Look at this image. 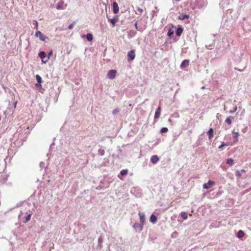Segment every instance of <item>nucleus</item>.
Here are the masks:
<instances>
[{
    "label": "nucleus",
    "mask_w": 251,
    "mask_h": 251,
    "mask_svg": "<svg viewBox=\"0 0 251 251\" xmlns=\"http://www.w3.org/2000/svg\"><path fill=\"white\" fill-rule=\"evenodd\" d=\"M32 214V211L29 210L25 213L21 211L19 217L21 218L23 223L26 224L30 220Z\"/></svg>",
    "instance_id": "nucleus-1"
},
{
    "label": "nucleus",
    "mask_w": 251,
    "mask_h": 251,
    "mask_svg": "<svg viewBox=\"0 0 251 251\" xmlns=\"http://www.w3.org/2000/svg\"><path fill=\"white\" fill-rule=\"evenodd\" d=\"M216 35L214 34H211L208 38L207 41V44L205 47L208 50H212L215 47V43Z\"/></svg>",
    "instance_id": "nucleus-2"
},
{
    "label": "nucleus",
    "mask_w": 251,
    "mask_h": 251,
    "mask_svg": "<svg viewBox=\"0 0 251 251\" xmlns=\"http://www.w3.org/2000/svg\"><path fill=\"white\" fill-rule=\"evenodd\" d=\"M144 224H142V223L136 222L132 226V227L135 230L136 232L140 233L141 232L143 229Z\"/></svg>",
    "instance_id": "nucleus-3"
},
{
    "label": "nucleus",
    "mask_w": 251,
    "mask_h": 251,
    "mask_svg": "<svg viewBox=\"0 0 251 251\" xmlns=\"http://www.w3.org/2000/svg\"><path fill=\"white\" fill-rule=\"evenodd\" d=\"M35 37H39L40 40L42 41H45L48 37L44 35L41 31L39 30H36L35 34Z\"/></svg>",
    "instance_id": "nucleus-4"
},
{
    "label": "nucleus",
    "mask_w": 251,
    "mask_h": 251,
    "mask_svg": "<svg viewBox=\"0 0 251 251\" xmlns=\"http://www.w3.org/2000/svg\"><path fill=\"white\" fill-rule=\"evenodd\" d=\"M128 61H131L134 59L135 57V53L134 50H130L127 53Z\"/></svg>",
    "instance_id": "nucleus-5"
},
{
    "label": "nucleus",
    "mask_w": 251,
    "mask_h": 251,
    "mask_svg": "<svg viewBox=\"0 0 251 251\" xmlns=\"http://www.w3.org/2000/svg\"><path fill=\"white\" fill-rule=\"evenodd\" d=\"M117 71L115 70H111L108 71L107 76L110 79H113L115 77Z\"/></svg>",
    "instance_id": "nucleus-6"
},
{
    "label": "nucleus",
    "mask_w": 251,
    "mask_h": 251,
    "mask_svg": "<svg viewBox=\"0 0 251 251\" xmlns=\"http://www.w3.org/2000/svg\"><path fill=\"white\" fill-rule=\"evenodd\" d=\"M46 53L45 51H41L38 53V56L42 59V62L43 63H46L48 59L44 60V59L46 57Z\"/></svg>",
    "instance_id": "nucleus-7"
},
{
    "label": "nucleus",
    "mask_w": 251,
    "mask_h": 251,
    "mask_svg": "<svg viewBox=\"0 0 251 251\" xmlns=\"http://www.w3.org/2000/svg\"><path fill=\"white\" fill-rule=\"evenodd\" d=\"M106 16L108 20V21H109L111 23V24H112V26L113 27L115 26L116 22H117L119 20V18L117 16H115V17H113V18L110 19V18H108L107 15Z\"/></svg>",
    "instance_id": "nucleus-8"
},
{
    "label": "nucleus",
    "mask_w": 251,
    "mask_h": 251,
    "mask_svg": "<svg viewBox=\"0 0 251 251\" xmlns=\"http://www.w3.org/2000/svg\"><path fill=\"white\" fill-rule=\"evenodd\" d=\"M189 62L190 61L189 59H185L183 60L180 66V68L183 70L184 68L189 66Z\"/></svg>",
    "instance_id": "nucleus-9"
},
{
    "label": "nucleus",
    "mask_w": 251,
    "mask_h": 251,
    "mask_svg": "<svg viewBox=\"0 0 251 251\" xmlns=\"http://www.w3.org/2000/svg\"><path fill=\"white\" fill-rule=\"evenodd\" d=\"M113 11L114 14H117L119 11V8L116 2H113L112 4Z\"/></svg>",
    "instance_id": "nucleus-10"
},
{
    "label": "nucleus",
    "mask_w": 251,
    "mask_h": 251,
    "mask_svg": "<svg viewBox=\"0 0 251 251\" xmlns=\"http://www.w3.org/2000/svg\"><path fill=\"white\" fill-rule=\"evenodd\" d=\"M214 184V182L211 180H209L207 183H204L203 188L205 189H208L211 188L212 185Z\"/></svg>",
    "instance_id": "nucleus-11"
},
{
    "label": "nucleus",
    "mask_w": 251,
    "mask_h": 251,
    "mask_svg": "<svg viewBox=\"0 0 251 251\" xmlns=\"http://www.w3.org/2000/svg\"><path fill=\"white\" fill-rule=\"evenodd\" d=\"M138 215L140 218V223H142V224H144L145 222V215L144 213L139 212Z\"/></svg>",
    "instance_id": "nucleus-12"
},
{
    "label": "nucleus",
    "mask_w": 251,
    "mask_h": 251,
    "mask_svg": "<svg viewBox=\"0 0 251 251\" xmlns=\"http://www.w3.org/2000/svg\"><path fill=\"white\" fill-rule=\"evenodd\" d=\"M183 31V28L181 25H178L176 31V35L180 36Z\"/></svg>",
    "instance_id": "nucleus-13"
},
{
    "label": "nucleus",
    "mask_w": 251,
    "mask_h": 251,
    "mask_svg": "<svg viewBox=\"0 0 251 251\" xmlns=\"http://www.w3.org/2000/svg\"><path fill=\"white\" fill-rule=\"evenodd\" d=\"M159 160L158 156L156 155H152L151 158V162L153 164H156Z\"/></svg>",
    "instance_id": "nucleus-14"
},
{
    "label": "nucleus",
    "mask_w": 251,
    "mask_h": 251,
    "mask_svg": "<svg viewBox=\"0 0 251 251\" xmlns=\"http://www.w3.org/2000/svg\"><path fill=\"white\" fill-rule=\"evenodd\" d=\"M36 79L37 81V83L36 84V86L37 87H41V83L42 80L41 77L39 75H36Z\"/></svg>",
    "instance_id": "nucleus-15"
},
{
    "label": "nucleus",
    "mask_w": 251,
    "mask_h": 251,
    "mask_svg": "<svg viewBox=\"0 0 251 251\" xmlns=\"http://www.w3.org/2000/svg\"><path fill=\"white\" fill-rule=\"evenodd\" d=\"M160 112H161V107L158 106V108L156 109L155 114H154V119H158L160 115Z\"/></svg>",
    "instance_id": "nucleus-16"
},
{
    "label": "nucleus",
    "mask_w": 251,
    "mask_h": 251,
    "mask_svg": "<svg viewBox=\"0 0 251 251\" xmlns=\"http://www.w3.org/2000/svg\"><path fill=\"white\" fill-rule=\"evenodd\" d=\"M150 221L151 223L153 224L156 223L157 221L156 216L154 214H152L150 217Z\"/></svg>",
    "instance_id": "nucleus-17"
},
{
    "label": "nucleus",
    "mask_w": 251,
    "mask_h": 251,
    "mask_svg": "<svg viewBox=\"0 0 251 251\" xmlns=\"http://www.w3.org/2000/svg\"><path fill=\"white\" fill-rule=\"evenodd\" d=\"M189 18V15L182 14L178 17V19L180 20H184L185 19H188Z\"/></svg>",
    "instance_id": "nucleus-18"
},
{
    "label": "nucleus",
    "mask_w": 251,
    "mask_h": 251,
    "mask_svg": "<svg viewBox=\"0 0 251 251\" xmlns=\"http://www.w3.org/2000/svg\"><path fill=\"white\" fill-rule=\"evenodd\" d=\"M214 130L212 128H210L208 130L207 133L208 134L209 139L210 140L213 136Z\"/></svg>",
    "instance_id": "nucleus-19"
},
{
    "label": "nucleus",
    "mask_w": 251,
    "mask_h": 251,
    "mask_svg": "<svg viewBox=\"0 0 251 251\" xmlns=\"http://www.w3.org/2000/svg\"><path fill=\"white\" fill-rule=\"evenodd\" d=\"M64 2L63 1H60L59 2L57 5H56V9L57 10H61L63 9V5Z\"/></svg>",
    "instance_id": "nucleus-20"
},
{
    "label": "nucleus",
    "mask_w": 251,
    "mask_h": 251,
    "mask_svg": "<svg viewBox=\"0 0 251 251\" xmlns=\"http://www.w3.org/2000/svg\"><path fill=\"white\" fill-rule=\"evenodd\" d=\"M234 118L233 116H229L226 119L225 122L228 125H230L232 123V120L234 119Z\"/></svg>",
    "instance_id": "nucleus-21"
},
{
    "label": "nucleus",
    "mask_w": 251,
    "mask_h": 251,
    "mask_svg": "<svg viewBox=\"0 0 251 251\" xmlns=\"http://www.w3.org/2000/svg\"><path fill=\"white\" fill-rule=\"evenodd\" d=\"M246 171L244 169L241 170H237L235 172V175L237 176L240 177L242 176L243 173H245Z\"/></svg>",
    "instance_id": "nucleus-22"
},
{
    "label": "nucleus",
    "mask_w": 251,
    "mask_h": 251,
    "mask_svg": "<svg viewBox=\"0 0 251 251\" xmlns=\"http://www.w3.org/2000/svg\"><path fill=\"white\" fill-rule=\"evenodd\" d=\"M245 235V233L244 232V231L242 230H240L238 233H237V237L238 238H242Z\"/></svg>",
    "instance_id": "nucleus-23"
},
{
    "label": "nucleus",
    "mask_w": 251,
    "mask_h": 251,
    "mask_svg": "<svg viewBox=\"0 0 251 251\" xmlns=\"http://www.w3.org/2000/svg\"><path fill=\"white\" fill-rule=\"evenodd\" d=\"M86 39L88 41H92L93 39V35L90 33H87L86 34Z\"/></svg>",
    "instance_id": "nucleus-24"
},
{
    "label": "nucleus",
    "mask_w": 251,
    "mask_h": 251,
    "mask_svg": "<svg viewBox=\"0 0 251 251\" xmlns=\"http://www.w3.org/2000/svg\"><path fill=\"white\" fill-rule=\"evenodd\" d=\"M180 216L183 220H186L188 218V214L185 212H181L180 213Z\"/></svg>",
    "instance_id": "nucleus-25"
},
{
    "label": "nucleus",
    "mask_w": 251,
    "mask_h": 251,
    "mask_svg": "<svg viewBox=\"0 0 251 251\" xmlns=\"http://www.w3.org/2000/svg\"><path fill=\"white\" fill-rule=\"evenodd\" d=\"M103 242V238L101 236H100L98 238V246L101 249L102 248V243Z\"/></svg>",
    "instance_id": "nucleus-26"
},
{
    "label": "nucleus",
    "mask_w": 251,
    "mask_h": 251,
    "mask_svg": "<svg viewBox=\"0 0 251 251\" xmlns=\"http://www.w3.org/2000/svg\"><path fill=\"white\" fill-rule=\"evenodd\" d=\"M98 153L101 156L104 155L105 153V151L102 148H100L98 151Z\"/></svg>",
    "instance_id": "nucleus-27"
},
{
    "label": "nucleus",
    "mask_w": 251,
    "mask_h": 251,
    "mask_svg": "<svg viewBox=\"0 0 251 251\" xmlns=\"http://www.w3.org/2000/svg\"><path fill=\"white\" fill-rule=\"evenodd\" d=\"M233 163L234 160L232 158H229L226 161V163L230 166H232L233 164Z\"/></svg>",
    "instance_id": "nucleus-28"
},
{
    "label": "nucleus",
    "mask_w": 251,
    "mask_h": 251,
    "mask_svg": "<svg viewBox=\"0 0 251 251\" xmlns=\"http://www.w3.org/2000/svg\"><path fill=\"white\" fill-rule=\"evenodd\" d=\"M127 170L126 169H123L121 171L120 174L122 175L123 176H126L127 174Z\"/></svg>",
    "instance_id": "nucleus-29"
},
{
    "label": "nucleus",
    "mask_w": 251,
    "mask_h": 251,
    "mask_svg": "<svg viewBox=\"0 0 251 251\" xmlns=\"http://www.w3.org/2000/svg\"><path fill=\"white\" fill-rule=\"evenodd\" d=\"M174 34V30L171 28H170L168 31L167 35L169 37H171Z\"/></svg>",
    "instance_id": "nucleus-30"
},
{
    "label": "nucleus",
    "mask_w": 251,
    "mask_h": 251,
    "mask_svg": "<svg viewBox=\"0 0 251 251\" xmlns=\"http://www.w3.org/2000/svg\"><path fill=\"white\" fill-rule=\"evenodd\" d=\"M143 12V10L141 8H137L136 9V13L137 14L141 15Z\"/></svg>",
    "instance_id": "nucleus-31"
},
{
    "label": "nucleus",
    "mask_w": 251,
    "mask_h": 251,
    "mask_svg": "<svg viewBox=\"0 0 251 251\" xmlns=\"http://www.w3.org/2000/svg\"><path fill=\"white\" fill-rule=\"evenodd\" d=\"M168 129L167 127H164L161 128V129H160V132L161 133H166L168 131Z\"/></svg>",
    "instance_id": "nucleus-32"
},
{
    "label": "nucleus",
    "mask_w": 251,
    "mask_h": 251,
    "mask_svg": "<svg viewBox=\"0 0 251 251\" xmlns=\"http://www.w3.org/2000/svg\"><path fill=\"white\" fill-rule=\"evenodd\" d=\"M120 111V110L118 108H115L114 109L113 111H112V113L114 115H116V114H117Z\"/></svg>",
    "instance_id": "nucleus-33"
},
{
    "label": "nucleus",
    "mask_w": 251,
    "mask_h": 251,
    "mask_svg": "<svg viewBox=\"0 0 251 251\" xmlns=\"http://www.w3.org/2000/svg\"><path fill=\"white\" fill-rule=\"evenodd\" d=\"M228 143H224L223 142L219 147V149H222L225 146H228Z\"/></svg>",
    "instance_id": "nucleus-34"
},
{
    "label": "nucleus",
    "mask_w": 251,
    "mask_h": 251,
    "mask_svg": "<svg viewBox=\"0 0 251 251\" xmlns=\"http://www.w3.org/2000/svg\"><path fill=\"white\" fill-rule=\"evenodd\" d=\"M236 110H237V107L235 106V107H234L233 109L229 110L228 111V113H230V114H232V113H234Z\"/></svg>",
    "instance_id": "nucleus-35"
},
{
    "label": "nucleus",
    "mask_w": 251,
    "mask_h": 251,
    "mask_svg": "<svg viewBox=\"0 0 251 251\" xmlns=\"http://www.w3.org/2000/svg\"><path fill=\"white\" fill-rule=\"evenodd\" d=\"M233 133L234 134L233 137L234 138H237L238 136H239V133L238 132H233Z\"/></svg>",
    "instance_id": "nucleus-36"
},
{
    "label": "nucleus",
    "mask_w": 251,
    "mask_h": 251,
    "mask_svg": "<svg viewBox=\"0 0 251 251\" xmlns=\"http://www.w3.org/2000/svg\"><path fill=\"white\" fill-rule=\"evenodd\" d=\"M75 24V22H74L73 23H72L71 25H69V26H68V28H69V29H72V28H73V26H74V25Z\"/></svg>",
    "instance_id": "nucleus-37"
},
{
    "label": "nucleus",
    "mask_w": 251,
    "mask_h": 251,
    "mask_svg": "<svg viewBox=\"0 0 251 251\" xmlns=\"http://www.w3.org/2000/svg\"><path fill=\"white\" fill-rule=\"evenodd\" d=\"M45 164L44 162H40V167L41 169L45 167Z\"/></svg>",
    "instance_id": "nucleus-38"
},
{
    "label": "nucleus",
    "mask_w": 251,
    "mask_h": 251,
    "mask_svg": "<svg viewBox=\"0 0 251 251\" xmlns=\"http://www.w3.org/2000/svg\"><path fill=\"white\" fill-rule=\"evenodd\" d=\"M177 234V233L176 232H174L172 234V237L173 238H175L176 237V235Z\"/></svg>",
    "instance_id": "nucleus-39"
},
{
    "label": "nucleus",
    "mask_w": 251,
    "mask_h": 251,
    "mask_svg": "<svg viewBox=\"0 0 251 251\" xmlns=\"http://www.w3.org/2000/svg\"><path fill=\"white\" fill-rule=\"evenodd\" d=\"M52 54V51H50L48 54V58L47 59L48 60V59L49 58V57Z\"/></svg>",
    "instance_id": "nucleus-40"
},
{
    "label": "nucleus",
    "mask_w": 251,
    "mask_h": 251,
    "mask_svg": "<svg viewBox=\"0 0 251 251\" xmlns=\"http://www.w3.org/2000/svg\"><path fill=\"white\" fill-rule=\"evenodd\" d=\"M134 25H135V27L136 28V29L137 30H138V23H137V22H136L135 24H134Z\"/></svg>",
    "instance_id": "nucleus-41"
},
{
    "label": "nucleus",
    "mask_w": 251,
    "mask_h": 251,
    "mask_svg": "<svg viewBox=\"0 0 251 251\" xmlns=\"http://www.w3.org/2000/svg\"><path fill=\"white\" fill-rule=\"evenodd\" d=\"M35 24H36V28L37 29L38 28V22L36 21H35Z\"/></svg>",
    "instance_id": "nucleus-42"
},
{
    "label": "nucleus",
    "mask_w": 251,
    "mask_h": 251,
    "mask_svg": "<svg viewBox=\"0 0 251 251\" xmlns=\"http://www.w3.org/2000/svg\"><path fill=\"white\" fill-rule=\"evenodd\" d=\"M235 69L237 70V69L236 68H235ZM244 69H238V70L239 71H240V72H242V71L244 70Z\"/></svg>",
    "instance_id": "nucleus-43"
},
{
    "label": "nucleus",
    "mask_w": 251,
    "mask_h": 251,
    "mask_svg": "<svg viewBox=\"0 0 251 251\" xmlns=\"http://www.w3.org/2000/svg\"><path fill=\"white\" fill-rule=\"evenodd\" d=\"M54 145V143H52L50 146V149H51L53 146Z\"/></svg>",
    "instance_id": "nucleus-44"
},
{
    "label": "nucleus",
    "mask_w": 251,
    "mask_h": 251,
    "mask_svg": "<svg viewBox=\"0 0 251 251\" xmlns=\"http://www.w3.org/2000/svg\"><path fill=\"white\" fill-rule=\"evenodd\" d=\"M246 128H244L243 129V132H244L246 131Z\"/></svg>",
    "instance_id": "nucleus-45"
},
{
    "label": "nucleus",
    "mask_w": 251,
    "mask_h": 251,
    "mask_svg": "<svg viewBox=\"0 0 251 251\" xmlns=\"http://www.w3.org/2000/svg\"><path fill=\"white\" fill-rule=\"evenodd\" d=\"M201 89H204V86H202V87H201Z\"/></svg>",
    "instance_id": "nucleus-46"
},
{
    "label": "nucleus",
    "mask_w": 251,
    "mask_h": 251,
    "mask_svg": "<svg viewBox=\"0 0 251 251\" xmlns=\"http://www.w3.org/2000/svg\"><path fill=\"white\" fill-rule=\"evenodd\" d=\"M176 0L178 1H180V0Z\"/></svg>",
    "instance_id": "nucleus-47"
},
{
    "label": "nucleus",
    "mask_w": 251,
    "mask_h": 251,
    "mask_svg": "<svg viewBox=\"0 0 251 251\" xmlns=\"http://www.w3.org/2000/svg\"><path fill=\"white\" fill-rule=\"evenodd\" d=\"M54 2H55L56 0H54Z\"/></svg>",
    "instance_id": "nucleus-48"
}]
</instances>
